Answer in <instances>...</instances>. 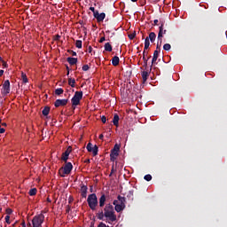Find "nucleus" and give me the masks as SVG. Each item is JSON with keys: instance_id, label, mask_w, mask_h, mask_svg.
<instances>
[{"instance_id": "obj_1", "label": "nucleus", "mask_w": 227, "mask_h": 227, "mask_svg": "<svg viewBox=\"0 0 227 227\" xmlns=\"http://www.w3.org/2000/svg\"><path fill=\"white\" fill-rule=\"evenodd\" d=\"M104 214L105 217L111 221L112 223H114L116 221V215L114 214V207L113 204L108 203L104 207Z\"/></svg>"}, {"instance_id": "obj_2", "label": "nucleus", "mask_w": 227, "mask_h": 227, "mask_svg": "<svg viewBox=\"0 0 227 227\" xmlns=\"http://www.w3.org/2000/svg\"><path fill=\"white\" fill-rule=\"evenodd\" d=\"M74 169L72 162L66 161L64 167L60 168L59 173L62 178H65L66 175H70Z\"/></svg>"}, {"instance_id": "obj_3", "label": "nucleus", "mask_w": 227, "mask_h": 227, "mask_svg": "<svg viewBox=\"0 0 227 227\" xmlns=\"http://www.w3.org/2000/svg\"><path fill=\"white\" fill-rule=\"evenodd\" d=\"M87 203L90 210H97V207H98V199L97 198V194H90L87 198Z\"/></svg>"}, {"instance_id": "obj_4", "label": "nucleus", "mask_w": 227, "mask_h": 227, "mask_svg": "<svg viewBox=\"0 0 227 227\" xmlns=\"http://www.w3.org/2000/svg\"><path fill=\"white\" fill-rule=\"evenodd\" d=\"M43 221H45V215H43V211H42L41 214L35 215L32 219V226L42 227V224H43Z\"/></svg>"}, {"instance_id": "obj_5", "label": "nucleus", "mask_w": 227, "mask_h": 227, "mask_svg": "<svg viewBox=\"0 0 227 227\" xmlns=\"http://www.w3.org/2000/svg\"><path fill=\"white\" fill-rule=\"evenodd\" d=\"M117 200H119V204H117L114 208L116 212L120 213L122 210H125V203H127V199L121 195H119Z\"/></svg>"}, {"instance_id": "obj_6", "label": "nucleus", "mask_w": 227, "mask_h": 227, "mask_svg": "<svg viewBox=\"0 0 227 227\" xmlns=\"http://www.w3.org/2000/svg\"><path fill=\"white\" fill-rule=\"evenodd\" d=\"M82 100V91H75L74 97L71 99L72 106H79Z\"/></svg>"}, {"instance_id": "obj_7", "label": "nucleus", "mask_w": 227, "mask_h": 227, "mask_svg": "<svg viewBox=\"0 0 227 227\" xmlns=\"http://www.w3.org/2000/svg\"><path fill=\"white\" fill-rule=\"evenodd\" d=\"M10 91H11L10 80H5L3 83L1 93L2 95H4V97H6V95H9Z\"/></svg>"}, {"instance_id": "obj_8", "label": "nucleus", "mask_w": 227, "mask_h": 227, "mask_svg": "<svg viewBox=\"0 0 227 227\" xmlns=\"http://www.w3.org/2000/svg\"><path fill=\"white\" fill-rule=\"evenodd\" d=\"M160 26L159 27V33H158V40L160 41V43H162V38L166 33H168V30L164 29V21H160Z\"/></svg>"}, {"instance_id": "obj_9", "label": "nucleus", "mask_w": 227, "mask_h": 227, "mask_svg": "<svg viewBox=\"0 0 227 227\" xmlns=\"http://www.w3.org/2000/svg\"><path fill=\"white\" fill-rule=\"evenodd\" d=\"M87 151L92 153L93 157H97V155H98V146L97 145L93 146V144L89 143L87 145Z\"/></svg>"}, {"instance_id": "obj_10", "label": "nucleus", "mask_w": 227, "mask_h": 227, "mask_svg": "<svg viewBox=\"0 0 227 227\" xmlns=\"http://www.w3.org/2000/svg\"><path fill=\"white\" fill-rule=\"evenodd\" d=\"M70 153H72V146H68L67 150L62 153L61 156V160L63 162H67L68 161V157H70Z\"/></svg>"}, {"instance_id": "obj_11", "label": "nucleus", "mask_w": 227, "mask_h": 227, "mask_svg": "<svg viewBox=\"0 0 227 227\" xmlns=\"http://www.w3.org/2000/svg\"><path fill=\"white\" fill-rule=\"evenodd\" d=\"M67 104H68V99H57L54 102L55 107H64Z\"/></svg>"}, {"instance_id": "obj_12", "label": "nucleus", "mask_w": 227, "mask_h": 227, "mask_svg": "<svg viewBox=\"0 0 227 227\" xmlns=\"http://www.w3.org/2000/svg\"><path fill=\"white\" fill-rule=\"evenodd\" d=\"M146 56H148V51H143V61H144V67L146 70L148 68V59H150V58H152V56H148L146 58Z\"/></svg>"}, {"instance_id": "obj_13", "label": "nucleus", "mask_w": 227, "mask_h": 227, "mask_svg": "<svg viewBox=\"0 0 227 227\" xmlns=\"http://www.w3.org/2000/svg\"><path fill=\"white\" fill-rule=\"evenodd\" d=\"M120 145L119 144H115L114 148L111 150L110 155H115L116 157H118V155H120Z\"/></svg>"}, {"instance_id": "obj_14", "label": "nucleus", "mask_w": 227, "mask_h": 227, "mask_svg": "<svg viewBox=\"0 0 227 227\" xmlns=\"http://www.w3.org/2000/svg\"><path fill=\"white\" fill-rule=\"evenodd\" d=\"M81 196L82 198H87L88 196V186L86 184H81Z\"/></svg>"}, {"instance_id": "obj_15", "label": "nucleus", "mask_w": 227, "mask_h": 227, "mask_svg": "<svg viewBox=\"0 0 227 227\" xmlns=\"http://www.w3.org/2000/svg\"><path fill=\"white\" fill-rule=\"evenodd\" d=\"M94 19H96L98 22H104V19H106V14L104 12L98 13V12L95 13Z\"/></svg>"}, {"instance_id": "obj_16", "label": "nucleus", "mask_w": 227, "mask_h": 227, "mask_svg": "<svg viewBox=\"0 0 227 227\" xmlns=\"http://www.w3.org/2000/svg\"><path fill=\"white\" fill-rule=\"evenodd\" d=\"M106 194H102L101 197L99 198V207L100 208H103L106 205Z\"/></svg>"}, {"instance_id": "obj_17", "label": "nucleus", "mask_w": 227, "mask_h": 227, "mask_svg": "<svg viewBox=\"0 0 227 227\" xmlns=\"http://www.w3.org/2000/svg\"><path fill=\"white\" fill-rule=\"evenodd\" d=\"M148 77H150V72L148 71H143L142 72V79H143V83L146 82L148 81Z\"/></svg>"}, {"instance_id": "obj_18", "label": "nucleus", "mask_w": 227, "mask_h": 227, "mask_svg": "<svg viewBox=\"0 0 227 227\" xmlns=\"http://www.w3.org/2000/svg\"><path fill=\"white\" fill-rule=\"evenodd\" d=\"M67 61L71 66L77 65V58L69 57V58L67 59Z\"/></svg>"}, {"instance_id": "obj_19", "label": "nucleus", "mask_w": 227, "mask_h": 227, "mask_svg": "<svg viewBox=\"0 0 227 227\" xmlns=\"http://www.w3.org/2000/svg\"><path fill=\"white\" fill-rule=\"evenodd\" d=\"M112 65L114 67H118V65H120V58L118 56H114L113 59H112Z\"/></svg>"}, {"instance_id": "obj_20", "label": "nucleus", "mask_w": 227, "mask_h": 227, "mask_svg": "<svg viewBox=\"0 0 227 227\" xmlns=\"http://www.w3.org/2000/svg\"><path fill=\"white\" fill-rule=\"evenodd\" d=\"M113 123L115 127H118L120 123V116L117 114H115L114 116Z\"/></svg>"}, {"instance_id": "obj_21", "label": "nucleus", "mask_w": 227, "mask_h": 227, "mask_svg": "<svg viewBox=\"0 0 227 227\" xmlns=\"http://www.w3.org/2000/svg\"><path fill=\"white\" fill-rule=\"evenodd\" d=\"M147 38H149L150 42L153 43V42H155V39L157 38V35L154 32H151Z\"/></svg>"}, {"instance_id": "obj_22", "label": "nucleus", "mask_w": 227, "mask_h": 227, "mask_svg": "<svg viewBox=\"0 0 227 227\" xmlns=\"http://www.w3.org/2000/svg\"><path fill=\"white\" fill-rule=\"evenodd\" d=\"M49 113H51V107L49 106H45L42 111L43 116H49Z\"/></svg>"}, {"instance_id": "obj_23", "label": "nucleus", "mask_w": 227, "mask_h": 227, "mask_svg": "<svg viewBox=\"0 0 227 227\" xmlns=\"http://www.w3.org/2000/svg\"><path fill=\"white\" fill-rule=\"evenodd\" d=\"M97 217H98V219H99V221H104V217H106V215H105V213H104V210L99 211V212L97 214Z\"/></svg>"}, {"instance_id": "obj_24", "label": "nucleus", "mask_w": 227, "mask_h": 227, "mask_svg": "<svg viewBox=\"0 0 227 227\" xmlns=\"http://www.w3.org/2000/svg\"><path fill=\"white\" fill-rule=\"evenodd\" d=\"M105 51H106V52H113V46L111 45V43H106L105 44Z\"/></svg>"}, {"instance_id": "obj_25", "label": "nucleus", "mask_w": 227, "mask_h": 227, "mask_svg": "<svg viewBox=\"0 0 227 227\" xmlns=\"http://www.w3.org/2000/svg\"><path fill=\"white\" fill-rule=\"evenodd\" d=\"M150 48V40L148 37L145 38V48L144 51H147V49Z\"/></svg>"}, {"instance_id": "obj_26", "label": "nucleus", "mask_w": 227, "mask_h": 227, "mask_svg": "<svg viewBox=\"0 0 227 227\" xmlns=\"http://www.w3.org/2000/svg\"><path fill=\"white\" fill-rule=\"evenodd\" d=\"M68 84L71 88H75V79L68 78Z\"/></svg>"}, {"instance_id": "obj_27", "label": "nucleus", "mask_w": 227, "mask_h": 227, "mask_svg": "<svg viewBox=\"0 0 227 227\" xmlns=\"http://www.w3.org/2000/svg\"><path fill=\"white\" fill-rule=\"evenodd\" d=\"M65 92V90L62 88H59L55 90V95H63V93Z\"/></svg>"}, {"instance_id": "obj_28", "label": "nucleus", "mask_w": 227, "mask_h": 227, "mask_svg": "<svg viewBox=\"0 0 227 227\" xmlns=\"http://www.w3.org/2000/svg\"><path fill=\"white\" fill-rule=\"evenodd\" d=\"M37 190L36 188H32L29 190L28 194L29 196H36Z\"/></svg>"}, {"instance_id": "obj_29", "label": "nucleus", "mask_w": 227, "mask_h": 227, "mask_svg": "<svg viewBox=\"0 0 227 227\" xmlns=\"http://www.w3.org/2000/svg\"><path fill=\"white\" fill-rule=\"evenodd\" d=\"M21 80H22V82H24L25 84L28 82L27 75H26V74L24 73H21Z\"/></svg>"}, {"instance_id": "obj_30", "label": "nucleus", "mask_w": 227, "mask_h": 227, "mask_svg": "<svg viewBox=\"0 0 227 227\" xmlns=\"http://www.w3.org/2000/svg\"><path fill=\"white\" fill-rule=\"evenodd\" d=\"M75 47H76L77 49H82V41L77 40V41L75 42Z\"/></svg>"}, {"instance_id": "obj_31", "label": "nucleus", "mask_w": 227, "mask_h": 227, "mask_svg": "<svg viewBox=\"0 0 227 227\" xmlns=\"http://www.w3.org/2000/svg\"><path fill=\"white\" fill-rule=\"evenodd\" d=\"M163 50H164V51H170V50H171V44H169V43H165V44L163 45Z\"/></svg>"}, {"instance_id": "obj_32", "label": "nucleus", "mask_w": 227, "mask_h": 227, "mask_svg": "<svg viewBox=\"0 0 227 227\" xmlns=\"http://www.w3.org/2000/svg\"><path fill=\"white\" fill-rule=\"evenodd\" d=\"M144 179L146 180V182L152 181V175L147 174L144 176Z\"/></svg>"}, {"instance_id": "obj_33", "label": "nucleus", "mask_w": 227, "mask_h": 227, "mask_svg": "<svg viewBox=\"0 0 227 227\" xmlns=\"http://www.w3.org/2000/svg\"><path fill=\"white\" fill-rule=\"evenodd\" d=\"M158 59H159V57H153L151 68H152V67H153V65H155V63H157Z\"/></svg>"}, {"instance_id": "obj_34", "label": "nucleus", "mask_w": 227, "mask_h": 227, "mask_svg": "<svg viewBox=\"0 0 227 227\" xmlns=\"http://www.w3.org/2000/svg\"><path fill=\"white\" fill-rule=\"evenodd\" d=\"M82 70H83V72H88V70H90V66L83 65L82 67Z\"/></svg>"}, {"instance_id": "obj_35", "label": "nucleus", "mask_w": 227, "mask_h": 227, "mask_svg": "<svg viewBox=\"0 0 227 227\" xmlns=\"http://www.w3.org/2000/svg\"><path fill=\"white\" fill-rule=\"evenodd\" d=\"M117 157H118V156L110 154V160H111L112 162H114V160H116V158H117Z\"/></svg>"}, {"instance_id": "obj_36", "label": "nucleus", "mask_w": 227, "mask_h": 227, "mask_svg": "<svg viewBox=\"0 0 227 227\" xmlns=\"http://www.w3.org/2000/svg\"><path fill=\"white\" fill-rule=\"evenodd\" d=\"M160 51H159V50H155L154 51V52H153V57H154V58H159V53H160Z\"/></svg>"}, {"instance_id": "obj_37", "label": "nucleus", "mask_w": 227, "mask_h": 227, "mask_svg": "<svg viewBox=\"0 0 227 227\" xmlns=\"http://www.w3.org/2000/svg\"><path fill=\"white\" fill-rule=\"evenodd\" d=\"M129 40H134V38H136V33L129 34Z\"/></svg>"}, {"instance_id": "obj_38", "label": "nucleus", "mask_w": 227, "mask_h": 227, "mask_svg": "<svg viewBox=\"0 0 227 227\" xmlns=\"http://www.w3.org/2000/svg\"><path fill=\"white\" fill-rule=\"evenodd\" d=\"M90 10L91 12H93V15L95 17V14L98 13V11L95 10V7H90Z\"/></svg>"}, {"instance_id": "obj_39", "label": "nucleus", "mask_w": 227, "mask_h": 227, "mask_svg": "<svg viewBox=\"0 0 227 227\" xmlns=\"http://www.w3.org/2000/svg\"><path fill=\"white\" fill-rule=\"evenodd\" d=\"M12 213H13V210H12V208H7L6 209L7 215H12Z\"/></svg>"}, {"instance_id": "obj_40", "label": "nucleus", "mask_w": 227, "mask_h": 227, "mask_svg": "<svg viewBox=\"0 0 227 227\" xmlns=\"http://www.w3.org/2000/svg\"><path fill=\"white\" fill-rule=\"evenodd\" d=\"M5 223H6L7 224H11V223H12V222H10V215H6V216H5Z\"/></svg>"}, {"instance_id": "obj_41", "label": "nucleus", "mask_w": 227, "mask_h": 227, "mask_svg": "<svg viewBox=\"0 0 227 227\" xmlns=\"http://www.w3.org/2000/svg\"><path fill=\"white\" fill-rule=\"evenodd\" d=\"M98 227H109V225H106L103 222H100L99 224L98 225Z\"/></svg>"}, {"instance_id": "obj_42", "label": "nucleus", "mask_w": 227, "mask_h": 227, "mask_svg": "<svg viewBox=\"0 0 227 227\" xmlns=\"http://www.w3.org/2000/svg\"><path fill=\"white\" fill-rule=\"evenodd\" d=\"M101 121H102V123H106V121H107V118L106 117V115H103L101 117Z\"/></svg>"}, {"instance_id": "obj_43", "label": "nucleus", "mask_w": 227, "mask_h": 227, "mask_svg": "<svg viewBox=\"0 0 227 227\" xmlns=\"http://www.w3.org/2000/svg\"><path fill=\"white\" fill-rule=\"evenodd\" d=\"M67 52H69L70 54H72V56H77V52L72 51V50H68Z\"/></svg>"}, {"instance_id": "obj_44", "label": "nucleus", "mask_w": 227, "mask_h": 227, "mask_svg": "<svg viewBox=\"0 0 227 227\" xmlns=\"http://www.w3.org/2000/svg\"><path fill=\"white\" fill-rule=\"evenodd\" d=\"M60 38H61V35H55L54 40H55V42H59Z\"/></svg>"}, {"instance_id": "obj_45", "label": "nucleus", "mask_w": 227, "mask_h": 227, "mask_svg": "<svg viewBox=\"0 0 227 227\" xmlns=\"http://www.w3.org/2000/svg\"><path fill=\"white\" fill-rule=\"evenodd\" d=\"M93 48L91 46H89V48L87 49V52H89V54H91Z\"/></svg>"}, {"instance_id": "obj_46", "label": "nucleus", "mask_w": 227, "mask_h": 227, "mask_svg": "<svg viewBox=\"0 0 227 227\" xmlns=\"http://www.w3.org/2000/svg\"><path fill=\"white\" fill-rule=\"evenodd\" d=\"M104 42H106V37L105 36L100 38L99 43H104Z\"/></svg>"}, {"instance_id": "obj_47", "label": "nucleus", "mask_w": 227, "mask_h": 227, "mask_svg": "<svg viewBox=\"0 0 227 227\" xmlns=\"http://www.w3.org/2000/svg\"><path fill=\"white\" fill-rule=\"evenodd\" d=\"M4 132H6V129H4V128H1L0 126V134H4Z\"/></svg>"}, {"instance_id": "obj_48", "label": "nucleus", "mask_w": 227, "mask_h": 227, "mask_svg": "<svg viewBox=\"0 0 227 227\" xmlns=\"http://www.w3.org/2000/svg\"><path fill=\"white\" fill-rule=\"evenodd\" d=\"M120 204V200H114L113 205H114V207H116V205Z\"/></svg>"}, {"instance_id": "obj_49", "label": "nucleus", "mask_w": 227, "mask_h": 227, "mask_svg": "<svg viewBox=\"0 0 227 227\" xmlns=\"http://www.w3.org/2000/svg\"><path fill=\"white\" fill-rule=\"evenodd\" d=\"M162 43H160V45H159V43L157 44V46H156V51H160V45H161Z\"/></svg>"}, {"instance_id": "obj_50", "label": "nucleus", "mask_w": 227, "mask_h": 227, "mask_svg": "<svg viewBox=\"0 0 227 227\" xmlns=\"http://www.w3.org/2000/svg\"><path fill=\"white\" fill-rule=\"evenodd\" d=\"M159 24V20H154L153 26H157Z\"/></svg>"}, {"instance_id": "obj_51", "label": "nucleus", "mask_w": 227, "mask_h": 227, "mask_svg": "<svg viewBox=\"0 0 227 227\" xmlns=\"http://www.w3.org/2000/svg\"><path fill=\"white\" fill-rule=\"evenodd\" d=\"M4 74V70L1 69L0 70V77H3V74Z\"/></svg>"}, {"instance_id": "obj_52", "label": "nucleus", "mask_w": 227, "mask_h": 227, "mask_svg": "<svg viewBox=\"0 0 227 227\" xmlns=\"http://www.w3.org/2000/svg\"><path fill=\"white\" fill-rule=\"evenodd\" d=\"M3 67H4V68H6V67H8V64H6V62L3 61Z\"/></svg>"}, {"instance_id": "obj_53", "label": "nucleus", "mask_w": 227, "mask_h": 227, "mask_svg": "<svg viewBox=\"0 0 227 227\" xmlns=\"http://www.w3.org/2000/svg\"><path fill=\"white\" fill-rule=\"evenodd\" d=\"M66 212H70V206H67V208L66 209Z\"/></svg>"}, {"instance_id": "obj_54", "label": "nucleus", "mask_w": 227, "mask_h": 227, "mask_svg": "<svg viewBox=\"0 0 227 227\" xmlns=\"http://www.w3.org/2000/svg\"><path fill=\"white\" fill-rule=\"evenodd\" d=\"M99 139H101V140L104 139V135H102V134L99 135Z\"/></svg>"}, {"instance_id": "obj_55", "label": "nucleus", "mask_w": 227, "mask_h": 227, "mask_svg": "<svg viewBox=\"0 0 227 227\" xmlns=\"http://www.w3.org/2000/svg\"><path fill=\"white\" fill-rule=\"evenodd\" d=\"M2 126H3V127H6V123H5V122H3V123H2Z\"/></svg>"}, {"instance_id": "obj_56", "label": "nucleus", "mask_w": 227, "mask_h": 227, "mask_svg": "<svg viewBox=\"0 0 227 227\" xmlns=\"http://www.w3.org/2000/svg\"><path fill=\"white\" fill-rule=\"evenodd\" d=\"M74 201V199H69V203H72Z\"/></svg>"}, {"instance_id": "obj_57", "label": "nucleus", "mask_w": 227, "mask_h": 227, "mask_svg": "<svg viewBox=\"0 0 227 227\" xmlns=\"http://www.w3.org/2000/svg\"><path fill=\"white\" fill-rule=\"evenodd\" d=\"M90 192H93V186H90Z\"/></svg>"}, {"instance_id": "obj_58", "label": "nucleus", "mask_w": 227, "mask_h": 227, "mask_svg": "<svg viewBox=\"0 0 227 227\" xmlns=\"http://www.w3.org/2000/svg\"><path fill=\"white\" fill-rule=\"evenodd\" d=\"M47 201H48V203L51 202V200L49 198L47 199Z\"/></svg>"}, {"instance_id": "obj_59", "label": "nucleus", "mask_w": 227, "mask_h": 227, "mask_svg": "<svg viewBox=\"0 0 227 227\" xmlns=\"http://www.w3.org/2000/svg\"><path fill=\"white\" fill-rule=\"evenodd\" d=\"M67 71H70V67H68V66H67Z\"/></svg>"}, {"instance_id": "obj_60", "label": "nucleus", "mask_w": 227, "mask_h": 227, "mask_svg": "<svg viewBox=\"0 0 227 227\" xmlns=\"http://www.w3.org/2000/svg\"><path fill=\"white\" fill-rule=\"evenodd\" d=\"M132 3H137V0H131Z\"/></svg>"}, {"instance_id": "obj_61", "label": "nucleus", "mask_w": 227, "mask_h": 227, "mask_svg": "<svg viewBox=\"0 0 227 227\" xmlns=\"http://www.w3.org/2000/svg\"><path fill=\"white\" fill-rule=\"evenodd\" d=\"M67 75H70V71H67Z\"/></svg>"}, {"instance_id": "obj_62", "label": "nucleus", "mask_w": 227, "mask_h": 227, "mask_svg": "<svg viewBox=\"0 0 227 227\" xmlns=\"http://www.w3.org/2000/svg\"><path fill=\"white\" fill-rule=\"evenodd\" d=\"M15 224H17V222L15 223H13L12 226L15 227Z\"/></svg>"}, {"instance_id": "obj_63", "label": "nucleus", "mask_w": 227, "mask_h": 227, "mask_svg": "<svg viewBox=\"0 0 227 227\" xmlns=\"http://www.w3.org/2000/svg\"><path fill=\"white\" fill-rule=\"evenodd\" d=\"M27 226H31V223H27Z\"/></svg>"}, {"instance_id": "obj_64", "label": "nucleus", "mask_w": 227, "mask_h": 227, "mask_svg": "<svg viewBox=\"0 0 227 227\" xmlns=\"http://www.w3.org/2000/svg\"><path fill=\"white\" fill-rule=\"evenodd\" d=\"M86 162H90V160H87Z\"/></svg>"}]
</instances>
